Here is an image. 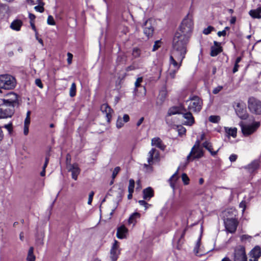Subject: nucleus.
Instances as JSON below:
<instances>
[{
  "instance_id": "nucleus-58",
  "label": "nucleus",
  "mask_w": 261,
  "mask_h": 261,
  "mask_svg": "<svg viewBox=\"0 0 261 261\" xmlns=\"http://www.w3.org/2000/svg\"><path fill=\"white\" fill-rule=\"evenodd\" d=\"M29 125H24L23 134L25 136L29 133Z\"/></svg>"
},
{
  "instance_id": "nucleus-10",
  "label": "nucleus",
  "mask_w": 261,
  "mask_h": 261,
  "mask_svg": "<svg viewBox=\"0 0 261 261\" xmlns=\"http://www.w3.org/2000/svg\"><path fill=\"white\" fill-rule=\"evenodd\" d=\"M233 261H247L245 248L244 246L241 245L236 246L234 251Z\"/></svg>"
},
{
  "instance_id": "nucleus-29",
  "label": "nucleus",
  "mask_w": 261,
  "mask_h": 261,
  "mask_svg": "<svg viewBox=\"0 0 261 261\" xmlns=\"http://www.w3.org/2000/svg\"><path fill=\"white\" fill-rule=\"evenodd\" d=\"M225 133L228 136H231L233 138H236L237 136V128L236 127H224Z\"/></svg>"
},
{
  "instance_id": "nucleus-33",
  "label": "nucleus",
  "mask_w": 261,
  "mask_h": 261,
  "mask_svg": "<svg viewBox=\"0 0 261 261\" xmlns=\"http://www.w3.org/2000/svg\"><path fill=\"white\" fill-rule=\"evenodd\" d=\"M140 217V214L138 213H135L130 216L128 220V223L129 224H134L136 223V219Z\"/></svg>"
},
{
  "instance_id": "nucleus-49",
  "label": "nucleus",
  "mask_w": 261,
  "mask_h": 261,
  "mask_svg": "<svg viewBox=\"0 0 261 261\" xmlns=\"http://www.w3.org/2000/svg\"><path fill=\"white\" fill-rule=\"evenodd\" d=\"M94 192L93 191L91 192L90 193L89 195V198L88 201V204L90 205L92 203L93 197L94 196Z\"/></svg>"
},
{
  "instance_id": "nucleus-9",
  "label": "nucleus",
  "mask_w": 261,
  "mask_h": 261,
  "mask_svg": "<svg viewBox=\"0 0 261 261\" xmlns=\"http://www.w3.org/2000/svg\"><path fill=\"white\" fill-rule=\"evenodd\" d=\"M224 224L226 231L230 233L236 232L239 225L238 218L235 219H224Z\"/></svg>"
},
{
  "instance_id": "nucleus-6",
  "label": "nucleus",
  "mask_w": 261,
  "mask_h": 261,
  "mask_svg": "<svg viewBox=\"0 0 261 261\" xmlns=\"http://www.w3.org/2000/svg\"><path fill=\"white\" fill-rule=\"evenodd\" d=\"M2 101L14 108L18 107L20 105L19 96L12 92L8 93L5 96V98L2 99Z\"/></svg>"
},
{
  "instance_id": "nucleus-22",
  "label": "nucleus",
  "mask_w": 261,
  "mask_h": 261,
  "mask_svg": "<svg viewBox=\"0 0 261 261\" xmlns=\"http://www.w3.org/2000/svg\"><path fill=\"white\" fill-rule=\"evenodd\" d=\"M183 114V117L187 120L185 122L184 124L187 125L191 126L194 123V118L192 116L191 113L188 112Z\"/></svg>"
},
{
  "instance_id": "nucleus-39",
  "label": "nucleus",
  "mask_w": 261,
  "mask_h": 261,
  "mask_svg": "<svg viewBox=\"0 0 261 261\" xmlns=\"http://www.w3.org/2000/svg\"><path fill=\"white\" fill-rule=\"evenodd\" d=\"M123 122V121L122 118L119 117L116 122V126L118 128H120L124 125V123Z\"/></svg>"
},
{
  "instance_id": "nucleus-36",
  "label": "nucleus",
  "mask_w": 261,
  "mask_h": 261,
  "mask_svg": "<svg viewBox=\"0 0 261 261\" xmlns=\"http://www.w3.org/2000/svg\"><path fill=\"white\" fill-rule=\"evenodd\" d=\"M177 171L176 173H175L169 179L170 181V185L173 188L174 187V182L177 179Z\"/></svg>"
},
{
  "instance_id": "nucleus-37",
  "label": "nucleus",
  "mask_w": 261,
  "mask_h": 261,
  "mask_svg": "<svg viewBox=\"0 0 261 261\" xmlns=\"http://www.w3.org/2000/svg\"><path fill=\"white\" fill-rule=\"evenodd\" d=\"M135 187V181L133 179H130L129 180V186L128 188V192H133Z\"/></svg>"
},
{
  "instance_id": "nucleus-32",
  "label": "nucleus",
  "mask_w": 261,
  "mask_h": 261,
  "mask_svg": "<svg viewBox=\"0 0 261 261\" xmlns=\"http://www.w3.org/2000/svg\"><path fill=\"white\" fill-rule=\"evenodd\" d=\"M179 113H182L180 112V110L178 108L172 107L169 109L168 111V116H170L172 115H175Z\"/></svg>"
},
{
  "instance_id": "nucleus-52",
  "label": "nucleus",
  "mask_w": 261,
  "mask_h": 261,
  "mask_svg": "<svg viewBox=\"0 0 261 261\" xmlns=\"http://www.w3.org/2000/svg\"><path fill=\"white\" fill-rule=\"evenodd\" d=\"M35 84L40 88H41V89L43 88V84H42L41 81L40 79H36L35 80Z\"/></svg>"
},
{
  "instance_id": "nucleus-1",
  "label": "nucleus",
  "mask_w": 261,
  "mask_h": 261,
  "mask_svg": "<svg viewBox=\"0 0 261 261\" xmlns=\"http://www.w3.org/2000/svg\"><path fill=\"white\" fill-rule=\"evenodd\" d=\"M173 50L170 57V64L178 69L187 53V47L175 38L173 41Z\"/></svg>"
},
{
  "instance_id": "nucleus-25",
  "label": "nucleus",
  "mask_w": 261,
  "mask_h": 261,
  "mask_svg": "<svg viewBox=\"0 0 261 261\" xmlns=\"http://www.w3.org/2000/svg\"><path fill=\"white\" fill-rule=\"evenodd\" d=\"M143 198L145 200H149L153 196V191L150 187L145 189L143 191Z\"/></svg>"
},
{
  "instance_id": "nucleus-60",
  "label": "nucleus",
  "mask_w": 261,
  "mask_h": 261,
  "mask_svg": "<svg viewBox=\"0 0 261 261\" xmlns=\"http://www.w3.org/2000/svg\"><path fill=\"white\" fill-rule=\"evenodd\" d=\"M217 35L219 37L225 36L226 35V32L225 30H223L222 31L218 32Z\"/></svg>"
},
{
  "instance_id": "nucleus-19",
  "label": "nucleus",
  "mask_w": 261,
  "mask_h": 261,
  "mask_svg": "<svg viewBox=\"0 0 261 261\" xmlns=\"http://www.w3.org/2000/svg\"><path fill=\"white\" fill-rule=\"evenodd\" d=\"M237 211L234 208H229L223 212L224 219H235L237 218Z\"/></svg>"
},
{
  "instance_id": "nucleus-15",
  "label": "nucleus",
  "mask_w": 261,
  "mask_h": 261,
  "mask_svg": "<svg viewBox=\"0 0 261 261\" xmlns=\"http://www.w3.org/2000/svg\"><path fill=\"white\" fill-rule=\"evenodd\" d=\"M154 20L152 19H147L144 24L143 32L144 34L147 37L152 36L154 31L153 23Z\"/></svg>"
},
{
  "instance_id": "nucleus-35",
  "label": "nucleus",
  "mask_w": 261,
  "mask_h": 261,
  "mask_svg": "<svg viewBox=\"0 0 261 261\" xmlns=\"http://www.w3.org/2000/svg\"><path fill=\"white\" fill-rule=\"evenodd\" d=\"M208 119L212 123H218L220 120V117L219 116L212 115L210 116Z\"/></svg>"
},
{
  "instance_id": "nucleus-40",
  "label": "nucleus",
  "mask_w": 261,
  "mask_h": 261,
  "mask_svg": "<svg viewBox=\"0 0 261 261\" xmlns=\"http://www.w3.org/2000/svg\"><path fill=\"white\" fill-rule=\"evenodd\" d=\"M178 70V69H177V68H175L172 70H171L168 73V77L171 79H174L176 73Z\"/></svg>"
},
{
  "instance_id": "nucleus-27",
  "label": "nucleus",
  "mask_w": 261,
  "mask_h": 261,
  "mask_svg": "<svg viewBox=\"0 0 261 261\" xmlns=\"http://www.w3.org/2000/svg\"><path fill=\"white\" fill-rule=\"evenodd\" d=\"M167 97V91L166 90H161L157 98L156 103L158 105H162V103L165 101Z\"/></svg>"
},
{
  "instance_id": "nucleus-28",
  "label": "nucleus",
  "mask_w": 261,
  "mask_h": 261,
  "mask_svg": "<svg viewBox=\"0 0 261 261\" xmlns=\"http://www.w3.org/2000/svg\"><path fill=\"white\" fill-rule=\"evenodd\" d=\"M151 145L164 150L165 146L162 144L161 140L159 138H154L151 140Z\"/></svg>"
},
{
  "instance_id": "nucleus-38",
  "label": "nucleus",
  "mask_w": 261,
  "mask_h": 261,
  "mask_svg": "<svg viewBox=\"0 0 261 261\" xmlns=\"http://www.w3.org/2000/svg\"><path fill=\"white\" fill-rule=\"evenodd\" d=\"M182 180L185 185H188L189 184V178L186 173H182L181 175Z\"/></svg>"
},
{
  "instance_id": "nucleus-61",
  "label": "nucleus",
  "mask_w": 261,
  "mask_h": 261,
  "mask_svg": "<svg viewBox=\"0 0 261 261\" xmlns=\"http://www.w3.org/2000/svg\"><path fill=\"white\" fill-rule=\"evenodd\" d=\"M48 162H49V158L46 157L45 163H44L43 167V168H44V169H45V168H46V167L48 164Z\"/></svg>"
},
{
  "instance_id": "nucleus-42",
  "label": "nucleus",
  "mask_w": 261,
  "mask_h": 261,
  "mask_svg": "<svg viewBox=\"0 0 261 261\" xmlns=\"http://www.w3.org/2000/svg\"><path fill=\"white\" fill-rule=\"evenodd\" d=\"M142 82H143V77H139L136 80V81L135 83L136 89H137L138 87L140 86L141 83Z\"/></svg>"
},
{
  "instance_id": "nucleus-64",
  "label": "nucleus",
  "mask_w": 261,
  "mask_h": 261,
  "mask_svg": "<svg viewBox=\"0 0 261 261\" xmlns=\"http://www.w3.org/2000/svg\"><path fill=\"white\" fill-rule=\"evenodd\" d=\"M239 67V65L238 64H236V63H235L233 69V73H235V72H236L237 71H238Z\"/></svg>"
},
{
  "instance_id": "nucleus-47",
  "label": "nucleus",
  "mask_w": 261,
  "mask_h": 261,
  "mask_svg": "<svg viewBox=\"0 0 261 261\" xmlns=\"http://www.w3.org/2000/svg\"><path fill=\"white\" fill-rule=\"evenodd\" d=\"M223 87L222 86H218L213 89V93L216 94L218 93L220 91H221Z\"/></svg>"
},
{
  "instance_id": "nucleus-50",
  "label": "nucleus",
  "mask_w": 261,
  "mask_h": 261,
  "mask_svg": "<svg viewBox=\"0 0 261 261\" xmlns=\"http://www.w3.org/2000/svg\"><path fill=\"white\" fill-rule=\"evenodd\" d=\"M161 42L160 41H156L155 42L153 46L152 50L155 51L159 48L160 46Z\"/></svg>"
},
{
  "instance_id": "nucleus-44",
  "label": "nucleus",
  "mask_w": 261,
  "mask_h": 261,
  "mask_svg": "<svg viewBox=\"0 0 261 261\" xmlns=\"http://www.w3.org/2000/svg\"><path fill=\"white\" fill-rule=\"evenodd\" d=\"M47 23L49 25H55V21L52 16L49 15L47 18Z\"/></svg>"
},
{
  "instance_id": "nucleus-41",
  "label": "nucleus",
  "mask_w": 261,
  "mask_h": 261,
  "mask_svg": "<svg viewBox=\"0 0 261 261\" xmlns=\"http://www.w3.org/2000/svg\"><path fill=\"white\" fill-rule=\"evenodd\" d=\"M214 29L212 26H208L207 28L204 29L203 31V33L205 35H208Z\"/></svg>"
},
{
  "instance_id": "nucleus-46",
  "label": "nucleus",
  "mask_w": 261,
  "mask_h": 261,
  "mask_svg": "<svg viewBox=\"0 0 261 261\" xmlns=\"http://www.w3.org/2000/svg\"><path fill=\"white\" fill-rule=\"evenodd\" d=\"M120 170V168L119 167H116V168H114L112 174V177L113 178H115V177L116 176V175H117Z\"/></svg>"
},
{
  "instance_id": "nucleus-56",
  "label": "nucleus",
  "mask_w": 261,
  "mask_h": 261,
  "mask_svg": "<svg viewBox=\"0 0 261 261\" xmlns=\"http://www.w3.org/2000/svg\"><path fill=\"white\" fill-rule=\"evenodd\" d=\"M67 62L69 64H70L71 63V61H72V57H73V56L70 53H67Z\"/></svg>"
},
{
  "instance_id": "nucleus-16",
  "label": "nucleus",
  "mask_w": 261,
  "mask_h": 261,
  "mask_svg": "<svg viewBox=\"0 0 261 261\" xmlns=\"http://www.w3.org/2000/svg\"><path fill=\"white\" fill-rule=\"evenodd\" d=\"M67 169L68 171L71 172L72 173V178L76 180L77 176L80 173V169L78 165L76 163L73 164H68L67 165Z\"/></svg>"
},
{
  "instance_id": "nucleus-21",
  "label": "nucleus",
  "mask_w": 261,
  "mask_h": 261,
  "mask_svg": "<svg viewBox=\"0 0 261 261\" xmlns=\"http://www.w3.org/2000/svg\"><path fill=\"white\" fill-rule=\"evenodd\" d=\"M214 46L211 47V56L212 57H215L222 51V48L220 43L214 41Z\"/></svg>"
},
{
  "instance_id": "nucleus-8",
  "label": "nucleus",
  "mask_w": 261,
  "mask_h": 261,
  "mask_svg": "<svg viewBox=\"0 0 261 261\" xmlns=\"http://www.w3.org/2000/svg\"><path fill=\"white\" fill-rule=\"evenodd\" d=\"M250 111L255 114H261V101L254 97H250L248 101Z\"/></svg>"
},
{
  "instance_id": "nucleus-54",
  "label": "nucleus",
  "mask_w": 261,
  "mask_h": 261,
  "mask_svg": "<svg viewBox=\"0 0 261 261\" xmlns=\"http://www.w3.org/2000/svg\"><path fill=\"white\" fill-rule=\"evenodd\" d=\"M238 156L235 154H231L229 158V159L230 162H233L236 161L237 159Z\"/></svg>"
},
{
  "instance_id": "nucleus-7",
  "label": "nucleus",
  "mask_w": 261,
  "mask_h": 261,
  "mask_svg": "<svg viewBox=\"0 0 261 261\" xmlns=\"http://www.w3.org/2000/svg\"><path fill=\"white\" fill-rule=\"evenodd\" d=\"M200 141L197 140L192 147L190 154L187 156V160L199 159L203 155L202 148L200 146Z\"/></svg>"
},
{
  "instance_id": "nucleus-34",
  "label": "nucleus",
  "mask_w": 261,
  "mask_h": 261,
  "mask_svg": "<svg viewBox=\"0 0 261 261\" xmlns=\"http://www.w3.org/2000/svg\"><path fill=\"white\" fill-rule=\"evenodd\" d=\"M69 95L72 97L76 95V85L74 83L71 84L69 90Z\"/></svg>"
},
{
  "instance_id": "nucleus-43",
  "label": "nucleus",
  "mask_w": 261,
  "mask_h": 261,
  "mask_svg": "<svg viewBox=\"0 0 261 261\" xmlns=\"http://www.w3.org/2000/svg\"><path fill=\"white\" fill-rule=\"evenodd\" d=\"M177 128H178V134L180 135H184L185 134V133L186 132V129L185 127H184L182 126H179L177 127Z\"/></svg>"
},
{
  "instance_id": "nucleus-18",
  "label": "nucleus",
  "mask_w": 261,
  "mask_h": 261,
  "mask_svg": "<svg viewBox=\"0 0 261 261\" xmlns=\"http://www.w3.org/2000/svg\"><path fill=\"white\" fill-rule=\"evenodd\" d=\"M100 110L101 112L106 115L107 121L110 122L112 117L113 110L109 107L107 103H104L101 106Z\"/></svg>"
},
{
  "instance_id": "nucleus-24",
  "label": "nucleus",
  "mask_w": 261,
  "mask_h": 261,
  "mask_svg": "<svg viewBox=\"0 0 261 261\" xmlns=\"http://www.w3.org/2000/svg\"><path fill=\"white\" fill-rule=\"evenodd\" d=\"M259 162L257 160L252 162L250 164L245 167V168L248 169L250 172H252L259 167Z\"/></svg>"
},
{
  "instance_id": "nucleus-13",
  "label": "nucleus",
  "mask_w": 261,
  "mask_h": 261,
  "mask_svg": "<svg viewBox=\"0 0 261 261\" xmlns=\"http://www.w3.org/2000/svg\"><path fill=\"white\" fill-rule=\"evenodd\" d=\"M242 132L245 136H248L254 133L259 126V122H255L252 125H245L242 122L240 123Z\"/></svg>"
},
{
  "instance_id": "nucleus-20",
  "label": "nucleus",
  "mask_w": 261,
  "mask_h": 261,
  "mask_svg": "<svg viewBox=\"0 0 261 261\" xmlns=\"http://www.w3.org/2000/svg\"><path fill=\"white\" fill-rule=\"evenodd\" d=\"M127 233L128 229L124 225H121L117 228L116 236L119 239H123L126 238Z\"/></svg>"
},
{
  "instance_id": "nucleus-63",
  "label": "nucleus",
  "mask_w": 261,
  "mask_h": 261,
  "mask_svg": "<svg viewBox=\"0 0 261 261\" xmlns=\"http://www.w3.org/2000/svg\"><path fill=\"white\" fill-rule=\"evenodd\" d=\"M144 121V117H141L139 120L137 122V126H140L142 123Z\"/></svg>"
},
{
  "instance_id": "nucleus-45",
  "label": "nucleus",
  "mask_w": 261,
  "mask_h": 261,
  "mask_svg": "<svg viewBox=\"0 0 261 261\" xmlns=\"http://www.w3.org/2000/svg\"><path fill=\"white\" fill-rule=\"evenodd\" d=\"M140 50L138 48H134L133 51V55L137 58L138 57L140 56Z\"/></svg>"
},
{
  "instance_id": "nucleus-14",
  "label": "nucleus",
  "mask_w": 261,
  "mask_h": 261,
  "mask_svg": "<svg viewBox=\"0 0 261 261\" xmlns=\"http://www.w3.org/2000/svg\"><path fill=\"white\" fill-rule=\"evenodd\" d=\"M237 115L242 119H246L248 117L245 105L242 102H237L234 107Z\"/></svg>"
},
{
  "instance_id": "nucleus-12",
  "label": "nucleus",
  "mask_w": 261,
  "mask_h": 261,
  "mask_svg": "<svg viewBox=\"0 0 261 261\" xmlns=\"http://www.w3.org/2000/svg\"><path fill=\"white\" fill-rule=\"evenodd\" d=\"M120 243L115 240L110 250V258L112 261H116L120 254Z\"/></svg>"
},
{
  "instance_id": "nucleus-57",
  "label": "nucleus",
  "mask_w": 261,
  "mask_h": 261,
  "mask_svg": "<svg viewBox=\"0 0 261 261\" xmlns=\"http://www.w3.org/2000/svg\"><path fill=\"white\" fill-rule=\"evenodd\" d=\"M239 206L241 207V208H242L243 210H242V213H243L245 211V208H246V203H245V201H242L240 204H239Z\"/></svg>"
},
{
  "instance_id": "nucleus-17",
  "label": "nucleus",
  "mask_w": 261,
  "mask_h": 261,
  "mask_svg": "<svg viewBox=\"0 0 261 261\" xmlns=\"http://www.w3.org/2000/svg\"><path fill=\"white\" fill-rule=\"evenodd\" d=\"M261 256V250L258 246L255 247L249 254V261H257Z\"/></svg>"
},
{
  "instance_id": "nucleus-31",
  "label": "nucleus",
  "mask_w": 261,
  "mask_h": 261,
  "mask_svg": "<svg viewBox=\"0 0 261 261\" xmlns=\"http://www.w3.org/2000/svg\"><path fill=\"white\" fill-rule=\"evenodd\" d=\"M26 259L27 261H35L36 256L34 254V248L33 247H30Z\"/></svg>"
},
{
  "instance_id": "nucleus-30",
  "label": "nucleus",
  "mask_w": 261,
  "mask_h": 261,
  "mask_svg": "<svg viewBox=\"0 0 261 261\" xmlns=\"http://www.w3.org/2000/svg\"><path fill=\"white\" fill-rule=\"evenodd\" d=\"M202 146L203 147L206 149L212 155H215L218 152V150L215 151H213L212 145L211 143L208 141H205L203 142Z\"/></svg>"
},
{
  "instance_id": "nucleus-11",
  "label": "nucleus",
  "mask_w": 261,
  "mask_h": 261,
  "mask_svg": "<svg viewBox=\"0 0 261 261\" xmlns=\"http://www.w3.org/2000/svg\"><path fill=\"white\" fill-rule=\"evenodd\" d=\"M160 159L159 152L155 148H152L148 153L147 162L148 165L144 164L145 167H149L154 163L158 162Z\"/></svg>"
},
{
  "instance_id": "nucleus-4",
  "label": "nucleus",
  "mask_w": 261,
  "mask_h": 261,
  "mask_svg": "<svg viewBox=\"0 0 261 261\" xmlns=\"http://www.w3.org/2000/svg\"><path fill=\"white\" fill-rule=\"evenodd\" d=\"M186 104L189 110L198 112L201 109L202 102L198 97L194 96L186 100Z\"/></svg>"
},
{
  "instance_id": "nucleus-51",
  "label": "nucleus",
  "mask_w": 261,
  "mask_h": 261,
  "mask_svg": "<svg viewBox=\"0 0 261 261\" xmlns=\"http://www.w3.org/2000/svg\"><path fill=\"white\" fill-rule=\"evenodd\" d=\"M138 202L140 205L144 206L145 207V210H146L148 208V206L150 205L143 200H139Z\"/></svg>"
},
{
  "instance_id": "nucleus-55",
  "label": "nucleus",
  "mask_w": 261,
  "mask_h": 261,
  "mask_svg": "<svg viewBox=\"0 0 261 261\" xmlns=\"http://www.w3.org/2000/svg\"><path fill=\"white\" fill-rule=\"evenodd\" d=\"M34 9H35L36 11H38L41 13H42L44 11V8L43 6H37L35 7Z\"/></svg>"
},
{
  "instance_id": "nucleus-48",
  "label": "nucleus",
  "mask_w": 261,
  "mask_h": 261,
  "mask_svg": "<svg viewBox=\"0 0 261 261\" xmlns=\"http://www.w3.org/2000/svg\"><path fill=\"white\" fill-rule=\"evenodd\" d=\"M251 238V237L250 236H248L247 234H243L241 236V240L242 241H245L246 240H249Z\"/></svg>"
},
{
  "instance_id": "nucleus-3",
  "label": "nucleus",
  "mask_w": 261,
  "mask_h": 261,
  "mask_svg": "<svg viewBox=\"0 0 261 261\" xmlns=\"http://www.w3.org/2000/svg\"><path fill=\"white\" fill-rule=\"evenodd\" d=\"M16 81L14 77L10 75L4 74L0 75V92L1 89H12L15 87Z\"/></svg>"
},
{
  "instance_id": "nucleus-53",
  "label": "nucleus",
  "mask_w": 261,
  "mask_h": 261,
  "mask_svg": "<svg viewBox=\"0 0 261 261\" xmlns=\"http://www.w3.org/2000/svg\"><path fill=\"white\" fill-rule=\"evenodd\" d=\"M4 127L8 129V130L10 133L12 130V123H10L9 124H6L4 126Z\"/></svg>"
},
{
  "instance_id": "nucleus-23",
  "label": "nucleus",
  "mask_w": 261,
  "mask_h": 261,
  "mask_svg": "<svg viewBox=\"0 0 261 261\" xmlns=\"http://www.w3.org/2000/svg\"><path fill=\"white\" fill-rule=\"evenodd\" d=\"M22 24V21L21 20L15 19L11 22L10 27L13 30L19 31Z\"/></svg>"
},
{
  "instance_id": "nucleus-59",
  "label": "nucleus",
  "mask_w": 261,
  "mask_h": 261,
  "mask_svg": "<svg viewBox=\"0 0 261 261\" xmlns=\"http://www.w3.org/2000/svg\"><path fill=\"white\" fill-rule=\"evenodd\" d=\"M129 120V117L127 114H124L123 116V121L124 122H127Z\"/></svg>"
},
{
  "instance_id": "nucleus-5",
  "label": "nucleus",
  "mask_w": 261,
  "mask_h": 261,
  "mask_svg": "<svg viewBox=\"0 0 261 261\" xmlns=\"http://www.w3.org/2000/svg\"><path fill=\"white\" fill-rule=\"evenodd\" d=\"M15 108L2 102L0 104V119L11 118L15 113Z\"/></svg>"
},
{
  "instance_id": "nucleus-26",
  "label": "nucleus",
  "mask_w": 261,
  "mask_h": 261,
  "mask_svg": "<svg viewBox=\"0 0 261 261\" xmlns=\"http://www.w3.org/2000/svg\"><path fill=\"white\" fill-rule=\"evenodd\" d=\"M249 13L252 18L260 19L261 18V7L251 10L249 11Z\"/></svg>"
},
{
  "instance_id": "nucleus-62",
  "label": "nucleus",
  "mask_w": 261,
  "mask_h": 261,
  "mask_svg": "<svg viewBox=\"0 0 261 261\" xmlns=\"http://www.w3.org/2000/svg\"><path fill=\"white\" fill-rule=\"evenodd\" d=\"M30 123V117H26V118L24 120V125H29Z\"/></svg>"
},
{
  "instance_id": "nucleus-2",
  "label": "nucleus",
  "mask_w": 261,
  "mask_h": 261,
  "mask_svg": "<svg viewBox=\"0 0 261 261\" xmlns=\"http://www.w3.org/2000/svg\"><path fill=\"white\" fill-rule=\"evenodd\" d=\"M193 27V19L191 16L188 15L182 20L179 30L175 33L173 38H175L184 44L187 47L188 41V35L191 32Z\"/></svg>"
}]
</instances>
